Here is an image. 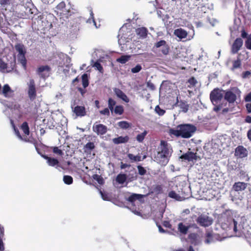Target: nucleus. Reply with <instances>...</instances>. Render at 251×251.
Here are the masks:
<instances>
[{"instance_id": "1", "label": "nucleus", "mask_w": 251, "mask_h": 251, "mask_svg": "<svg viewBox=\"0 0 251 251\" xmlns=\"http://www.w3.org/2000/svg\"><path fill=\"white\" fill-rule=\"evenodd\" d=\"M196 129V127L192 124H184L177 126L176 129H170L169 133L176 137L188 139L193 136Z\"/></svg>"}, {"instance_id": "2", "label": "nucleus", "mask_w": 251, "mask_h": 251, "mask_svg": "<svg viewBox=\"0 0 251 251\" xmlns=\"http://www.w3.org/2000/svg\"><path fill=\"white\" fill-rule=\"evenodd\" d=\"M159 151L155 158L157 162L162 166L166 165L169 162L170 157L171 155L167 142L161 140L160 147L158 148Z\"/></svg>"}, {"instance_id": "3", "label": "nucleus", "mask_w": 251, "mask_h": 251, "mask_svg": "<svg viewBox=\"0 0 251 251\" xmlns=\"http://www.w3.org/2000/svg\"><path fill=\"white\" fill-rule=\"evenodd\" d=\"M221 221L222 222L221 225L222 228L226 229V228H229L230 226L233 227L234 231L237 232V223L233 219L232 213L231 210H227L222 215Z\"/></svg>"}, {"instance_id": "4", "label": "nucleus", "mask_w": 251, "mask_h": 251, "mask_svg": "<svg viewBox=\"0 0 251 251\" xmlns=\"http://www.w3.org/2000/svg\"><path fill=\"white\" fill-rule=\"evenodd\" d=\"M152 51L157 56L163 57L169 54L170 48L166 41L161 40L154 44Z\"/></svg>"}, {"instance_id": "5", "label": "nucleus", "mask_w": 251, "mask_h": 251, "mask_svg": "<svg viewBox=\"0 0 251 251\" xmlns=\"http://www.w3.org/2000/svg\"><path fill=\"white\" fill-rule=\"evenodd\" d=\"M15 49L18 52L17 60L24 69H26L27 60L25 57L26 50L25 46L22 43H17L15 45Z\"/></svg>"}, {"instance_id": "6", "label": "nucleus", "mask_w": 251, "mask_h": 251, "mask_svg": "<svg viewBox=\"0 0 251 251\" xmlns=\"http://www.w3.org/2000/svg\"><path fill=\"white\" fill-rule=\"evenodd\" d=\"M55 11L58 16L62 18H68L71 15L70 9L66 7L65 2L63 1L57 4L55 7Z\"/></svg>"}, {"instance_id": "7", "label": "nucleus", "mask_w": 251, "mask_h": 251, "mask_svg": "<svg viewBox=\"0 0 251 251\" xmlns=\"http://www.w3.org/2000/svg\"><path fill=\"white\" fill-rule=\"evenodd\" d=\"M241 94V92L238 88L233 87L230 91L226 93L225 99L229 103H232L235 101L237 97H240Z\"/></svg>"}, {"instance_id": "8", "label": "nucleus", "mask_w": 251, "mask_h": 251, "mask_svg": "<svg viewBox=\"0 0 251 251\" xmlns=\"http://www.w3.org/2000/svg\"><path fill=\"white\" fill-rule=\"evenodd\" d=\"M210 99L213 104L215 105L213 110L215 111H218L220 110V89L215 88L212 91L210 94Z\"/></svg>"}, {"instance_id": "9", "label": "nucleus", "mask_w": 251, "mask_h": 251, "mask_svg": "<svg viewBox=\"0 0 251 251\" xmlns=\"http://www.w3.org/2000/svg\"><path fill=\"white\" fill-rule=\"evenodd\" d=\"M196 222L201 226L208 227L212 224L213 220L206 215L201 214L197 218Z\"/></svg>"}, {"instance_id": "10", "label": "nucleus", "mask_w": 251, "mask_h": 251, "mask_svg": "<svg viewBox=\"0 0 251 251\" xmlns=\"http://www.w3.org/2000/svg\"><path fill=\"white\" fill-rule=\"evenodd\" d=\"M27 94L29 99L31 100H35L37 96L36 89L35 81L33 79H30L27 83Z\"/></svg>"}, {"instance_id": "11", "label": "nucleus", "mask_w": 251, "mask_h": 251, "mask_svg": "<svg viewBox=\"0 0 251 251\" xmlns=\"http://www.w3.org/2000/svg\"><path fill=\"white\" fill-rule=\"evenodd\" d=\"M20 8L22 12L19 14L20 16H18V17L21 18H26L27 17L29 16V15L33 14L34 13V10L35 9L31 8L29 5H28L26 7L24 5H21Z\"/></svg>"}, {"instance_id": "12", "label": "nucleus", "mask_w": 251, "mask_h": 251, "mask_svg": "<svg viewBox=\"0 0 251 251\" xmlns=\"http://www.w3.org/2000/svg\"><path fill=\"white\" fill-rule=\"evenodd\" d=\"M93 130L98 135H103L107 131V127L103 124H95L93 126Z\"/></svg>"}, {"instance_id": "13", "label": "nucleus", "mask_w": 251, "mask_h": 251, "mask_svg": "<svg viewBox=\"0 0 251 251\" xmlns=\"http://www.w3.org/2000/svg\"><path fill=\"white\" fill-rule=\"evenodd\" d=\"M248 154V151L242 146H239L235 149L234 155L238 158L246 157Z\"/></svg>"}, {"instance_id": "14", "label": "nucleus", "mask_w": 251, "mask_h": 251, "mask_svg": "<svg viewBox=\"0 0 251 251\" xmlns=\"http://www.w3.org/2000/svg\"><path fill=\"white\" fill-rule=\"evenodd\" d=\"M6 98H11L14 97V91L8 84H4L2 87L1 92L0 93Z\"/></svg>"}, {"instance_id": "15", "label": "nucleus", "mask_w": 251, "mask_h": 251, "mask_svg": "<svg viewBox=\"0 0 251 251\" xmlns=\"http://www.w3.org/2000/svg\"><path fill=\"white\" fill-rule=\"evenodd\" d=\"M73 111L77 117H81L86 115L85 107L84 106L77 105L74 108Z\"/></svg>"}, {"instance_id": "16", "label": "nucleus", "mask_w": 251, "mask_h": 251, "mask_svg": "<svg viewBox=\"0 0 251 251\" xmlns=\"http://www.w3.org/2000/svg\"><path fill=\"white\" fill-rule=\"evenodd\" d=\"M115 94L119 99L126 102H128L129 100L127 96L119 88H115L113 89Z\"/></svg>"}, {"instance_id": "17", "label": "nucleus", "mask_w": 251, "mask_h": 251, "mask_svg": "<svg viewBox=\"0 0 251 251\" xmlns=\"http://www.w3.org/2000/svg\"><path fill=\"white\" fill-rule=\"evenodd\" d=\"M243 45V40L241 38H237L233 43L232 46V52L233 53H237L241 49Z\"/></svg>"}, {"instance_id": "18", "label": "nucleus", "mask_w": 251, "mask_h": 251, "mask_svg": "<svg viewBox=\"0 0 251 251\" xmlns=\"http://www.w3.org/2000/svg\"><path fill=\"white\" fill-rule=\"evenodd\" d=\"M180 158L181 159H183L186 160L193 161V160H197L198 159V156L197 155V153H194L192 151H188L187 153L183 154Z\"/></svg>"}, {"instance_id": "19", "label": "nucleus", "mask_w": 251, "mask_h": 251, "mask_svg": "<svg viewBox=\"0 0 251 251\" xmlns=\"http://www.w3.org/2000/svg\"><path fill=\"white\" fill-rule=\"evenodd\" d=\"M175 105H177L180 109H181L182 111L184 113L187 112L189 109V104L187 103V102L186 101L181 100L179 101L178 97H177L176 102Z\"/></svg>"}, {"instance_id": "20", "label": "nucleus", "mask_w": 251, "mask_h": 251, "mask_svg": "<svg viewBox=\"0 0 251 251\" xmlns=\"http://www.w3.org/2000/svg\"><path fill=\"white\" fill-rule=\"evenodd\" d=\"M50 70L51 68L48 65L41 66L37 68L36 72L41 77L44 78L45 75L42 73L44 72H50Z\"/></svg>"}, {"instance_id": "21", "label": "nucleus", "mask_w": 251, "mask_h": 251, "mask_svg": "<svg viewBox=\"0 0 251 251\" xmlns=\"http://www.w3.org/2000/svg\"><path fill=\"white\" fill-rule=\"evenodd\" d=\"M174 34L179 39H182L186 38L187 36L188 33L186 30L180 28L175 30Z\"/></svg>"}, {"instance_id": "22", "label": "nucleus", "mask_w": 251, "mask_h": 251, "mask_svg": "<svg viewBox=\"0 0 251 251\" xmlns=\"http://www.w3.org/2000/svg\"><path fill=\"white\" fill-rule=\"evenodd\" d=\"M135 31L136 34L142 38H146L148 33L147 28L145 27L138 28Z\"/></svg>"}, {"instance_id": "23", "label": "nucleus", "mask_w": 251, "mask_h": 251, "mask_svg": "<svg viewBox=\"0 0 251 251\" xmlns=\"http://www.w3.org/2000/svg\"><path fill=\"white\" fill-rule=\"evenodd\" d=\"M247 186V183L242 182H238L234 184L232 189L235 191H243L246 188Z\"/></svg>"}, {"instance_id": "24", "label": "nucleus", "mask_w": 251, "mask_h": 251, "mask_svg": "<svg viewBox=\"0 0 251 251\" xmlns=\"http://www.w3.org/2000/svg\"><path fill=\"white\" fill-rule=\"evenodd\" d=\"M43 158L47 160V163L49 166L54 167L58 166L59 164V161L57 159L49 157L48 155H44Z\"/></svg>"}, {"instance_id": "25", "label": "nucleus", "mask_w": 251, "mask_h": 251, "mask_svg": "<svg viewBox=\"0 0 251 251\" xmlns=\"http://www.w3.org/2000/svg\"><path fill=\"white\" fill-rule=\"evenodd\" d=\"M129 138L128 136L125 137L119 136L117 138L113 139V142L115 144H119L121 143H125L128 141Z\"/></svg>"}, {"instance_id": "26", "label": "nucleus", "mask_w": 251, "mask_h": 251, "mask_svg": "<svg viewBox=\"0 0 251 251\" xmlns=\"http://www.w3.org/2000/svg\"><path fill=\"white\" fill-rule=\"evenodd\" d=\"M95 148V144L93 142H89L87 143L83 148L84 151L87 154H90L93 150Z\"/></svg>"}, {"instance_id": "27", "label": "nucleus", "mask_w": 251, "mask_h": 251, "mask_svg": "<svg viewBox=\"0 0 251 251\" xmlns=\"http://www.w3.org/2000/svg\"><path fill=\"white\" fill-rule=\"evenodd\" d=\"M4 229L3 226L0 225V251H4L5 248L3 242Z\"/></svg>"}, {"instance_id": "28", "label": "nucleus", "mask_w": 251, "mask_h": 251, "mask_svg": "<svg viewBox=\"0 0 251 251\" xmlns=\"http://www.w3.org/2000/svg\"><path fill=\"white\" fill-rule=\"evenodd\" d=\"M143 197V195L141 194H132L128 198H126V201L133 203L135 201L139 200Z\"/></svg>"}, {"instance_id": "29", "label": "nucleus", "mask_w": 251, "mask_h": 251, "mask_svg": "<svg viewBox=\"0 0 251 251\" xmlns=\"http://www.w3.org/2000/svg\"><path fill=\"white\" fill-rule=\"evenodd\" d=\"M189 227L186 226L182 223H179L178 225V229L182 234H187Z\"/></svg>"}, {"instance_id": "30", "label": "nucleus", "mask_w": 251, "mask_h": 251, "mask_svg": "<svg viewBox=\"0 0 251 251\" xmlns=\"http://www.w3.org/2000/svg\"><path fill=\"white\" fill-rule=\"evenodd\" d=\"M131 56L129 55H122L119 58L116 59L117 62L121 64H125L127 62L130 58Z\"/></svg>"}, {"instance_id": "31", "label": "nucleus", "mask_w": 251, "mask_h": 251, "mask_svg": "<svg viewBox=\"0 0 251 251\" xmlns=\"http://www.w3.org/2000/svg\"><path fill=\"white\" fill-rule=\"evenodd\" d=\"M7 64L5 63L3 60L0 59V71L2 73H8L11 70H7Z\"/></svg>"}, {"instance_id": "32", "label": "nucleus", "mask_w": 251, "mask_h": 251, "mask_svg": "<svg viewBox=\"0 0 251 251\" xmlns=\"http://www.w3.org/2000/svg\"><path fill=\"white\" fill-rule=\"evenodd\" d=\"M21 129L23 130L25 135H28L29 134V127L26 122H25L22 124Z\"/></svg>"}, {"instance_id": "33", "label": "nucleus", "mask_w": 251, "mask_h": 251, "mask_svg": "<svg viewBox=\"0 0 251 251\" xmlns=\"http://www.w3.org/2000/svg\"><path fill=\"white\" fill-rule=\"evenodd\" d=\"M128 158L133 162H139L141 161V156L140 155H134L132 153H128L127 154Z\"/></svg>"}, {"instance_id": "34", "label": "nucleus", "mask_w": 251, "mask_h": 251, "mask_svg": "<svg viewBox=\"0 0 251 251\" xmlns=\"http://www.w3.org/2000/svg\"><path fill=\"white\" fill-rule=\"evenodd\" d=\"M82 83L84 88H86L89 85V80L87 74H84L82 76Z\"/></svg>"}, {"instance_id": "35", "label": "nucleus", "mask_w": 251, "mask_h": 251, "mask_svg": "<svg viewBox=\"0 0 251 251\" xmlns=\"http://www.w3.org/2000/svg\"><path fill=\"white\" fill-rule=\"evenodd\" d=\"M126 179V177L125 174H119L117 176L116 181L120 184H123Z\"/></svg>"}, {"instance_id": "36", "label": "nucleus", "mask_w": 251, "mask_h": 251, "mask_svg": "<svg viewBox=\"0 0 251 251\" xmlns=\"http://www.w3.org/2000/svg\"><path fill=\"white\" fill-rule=\"evenodd\" d=\"M116 102L115 100L110 98L108 100V108L112 112L114 110V106L116 105Z\"/></svg>"}, {"instance_id": "37", "label": "nucleus", "mask_w": 251, "mask_h": 251, "mask_svg": "<svg viewBox=\"0 0 251 251\" xmlns=\"http://www.w3.org/2000/svg\"><path fill=\"white\" fill-rule=\"evenodd\" d=\"M113 110L116 114L118 115H122L124 112V107L122 105H116Z\"/></svg>"}, {"instance_id": "38", "label": "nucleus", "mask_w": 251, "mask_h": 251, "mask_svg": "<svg viewBox=\"0 0 251 251\" xmlns=\"http://www.w3.org/2000/svg\"><path fill=\"white\" fill-rule=\"evenodd\" d=\"M147 134V131L145 130L143 132L139 134L136 136V140L139 142H142L145 139V136Z\"/></svg>"}, {"instance_id": "39", "label": "nucleus", "mask_w": 251, "mask_h": 251, "mask_svg": "<svg viewBox=\"0 0 251 251\" xmlns=\"http://www.w3.org/2000/svg\"><path fill=\"white\" fill-rule=\"evenodd\" d=\"M63 181L66 184H71L73 182V178L70 176L66 175L63 177Z\"/></svg>"}, {"instance_id": "40", "label": "nucleus", "mask_w": 251, "mask_h": 251, "mask_svg": "<svg viewBox=\"0 0 251 251\" xmlns=\"http://www.w3.org/2000/svg\"><path fill=\"white\" fill-rule=\"evenodd\" d=\"M93 178L94 180H96L101 185L104 183V180L103 178L99 175H94L93 176Z\"/></svg>"}, {"instance_id": "41", "label": "nucleus", "mask_w": 251, "mask_h": 251, "mask_svg": "<svg viewBox=\"0 0 251 251\" xmlns=\"http://www.w3.org/2000/svg\"><path fill=\"white\" fill-rule=\"evenodd\" d=\"M93 67H95L97 70H98L100 73H103V69L100 63L98 61H96L94 63Z\"/></svg>"}, {"instance_id": "42", "label": "nucleus", "mask_w": 251, "mask_h": 251, "mask_svg": "<svg viewBox=\"0 0 251 251\" xmlns=\"http://www.w3.org/2000/svg\"><path fill=\"white\" fill-rule=\"evenodd\" d=\"M50 149L52 150V151L54 153L60 156H62V155H63V151L59 149L58 147H51Z\"/></svg>"}, {"instance_id": "43", "label": "nucleus", "mask_w": 251, "mask_h": 251, "mask_svg": "<svg viewBox=\"0 0 251 251\" xmlns=\"http://www.w3.org/2000/svg\"><path fill=\"white\" fill-rule=\"evenodd\" d=\"M118 126L123 129H126L129 127V124L126 121H121L118 123Z\"/></svg>"}, {"instance_id": "44", "label": "nucleus", "mask_w": 251, "mask_h": 251, "mask_svg": "<svg viewBox=\"0 0 251 251\" xmlns=\"http://www.w3.org/2000/svg\"><path fill=\"white\" fill-rule=\"evenodd\" d=\"M168 196L171 198L175 199L176 200H179L180 198V197L174 191H171L168 194Z\"/></svg>"}, {"instance_id": "45", "label": "nucleus", "mask_w": 251, "mask_h": 251, "mask_svg": "<svg viewBox=\"0 0 251 251\" xmlns=\"http://www.w3.org/2000/svg\"><path fill=\"white\" fill-rule=\"evenodd\" d=\"M11 124L12 125V126H13V127L14 128V130L15 131V134H16V135L21 140H23V138L22 135H21L19 130L17 129V128L16 127L15 125H14V122H13V121L12 120H11Z\"/></svg>"}, {"instance_id": "46", "label": "nucleus", "mask_w": 251, "mask_h": 251, "mask_svg": "<svg viewBox=\"0 0 251 251\" xmlns=\"http://www.w3.org/2000/svg\"><path fill=\"white\" fill-rule=\"evenodd\" d=\"M155 111L159 116H163L165 113V110L161 109L159 105L155 107Z\"/></svg>"}, {"instance_id": "47", "label": "nucleus", "mask_w": 251, "mask_h": 251, "mask_svg": "<svg viewBox=\"0 0 251 251\" xmlns=\"http://www.w3.org/2000/svg\"><path fill=\"white\" fill-rule=\"evenodd\" d=\"M34 146L38 153L43 158L44 155H46V154H45V152L43 151L38 146L37 142H35L34 143Z\"/></svg>"}, {"instance_id": "48", "label": "nucleus", "mask_w": 251, "mask_h": 251, "mask_svg": "<svg viewBox=\"0 0 251 251\" xmlns=\"http://www.w3.org/2000/svg\"><path fill=\"white\" fill-rule=\"evenodd\" d=\"M212 241V232H207L206 233L205 243H210Z\"/></svg>"}, {"instance_id": "49", "label": "nucleus", "mask_w": 251, "mask_h": 251, "mask_svg": "<svg viewBox=\"0 0 251 251\" xmlns=\"http://www.w3.org/2000/svg\"><path fill=\"white\" fill-rule=\"evenodd\" d=\"M8 107L12 109L20 110L21 109V105L18 103H12Z\"/></svg>"}, {"instance_id": "50", "label": "nucleus", "mask_w": 251, "mask_h": 251, "mask_svg": "<svg viewBox=\"0 0 251 251\" xmlns=\"http://www.w3.org/2000/svg\"><path fill=\"white\" fill-rule=\"evenodd\" d=\"M137 169L138 170V174L141 176H144L147 173L146 170L140 165L137 166Z\"/></svg>"}, {"instance_id": "51", "label": "nucleus", "mask_w": 251, "mask_h": 251, "mask_svg": "<svg viewBox=\"0 0 251 251\" xmlns=\"http://www.w3.org/2000/svg\"><path fill=\"white\" fill-rule=\"evenodd\" d=\"M245 46L249 50H251V35H249L245 42Z\"/></svg>"}, {"instance_id": "52", "label": "nucleus", "mask_w": 251, "mask_h": 251, "mask_svg": "<svg viewBox=\"0 0 251 251\" xmlns=\"http://www.w3.org/2000/svg\"><path fill=\"white\" fill-rule=\"evenodd\" d=\"M188 82L192 86H195L196 84L197 83V80L196 79V78L192 76L191 77H190L188 80Z\"/></svg>"}, {"instance_id": "53", "label": "nucleus", "mask_w": 251, "mask_h": 251, "mask_svg": "<svg viewBox=\"0 0 251 251\" xmlns=\"http://www.w3.org/2000/svg\"><path fill=\"white\" fill-rule=\"evenodd\" d=\"M197 238V234L195 233H192L189 234L188 239H190L191 242H195Z\"/></svg>"}, {"instance_id": "54", "label": "nucleus", "mask_w": 251, "mask_h": 251, "mask_svg": "<svg viewBox=\"0 0 251 251\" xmlns=\"http://www.w3.org/2000/svg\"><path fill=\"white\" fill-rule=\"evenodd\" d=\"M142 69V67L140 65L138 64L135 67L131 69V72L133 73H137L139 72Z\"/></svg>"}, {"instance_id": "55", "label": "nucleus", "mask_w": 251, "mask_h": 251, "mask_svg": "<svg viewBox=\"0 0 251 251\" xmlns=\"http://www.w3.org/2000/svg\"><path fill=\"white\" fill-rule=\"evenodd\" d=\"M241 66V61L239 59H237V60H235L233 63V67L232 69H235L238 68Z\"/></svg>"}, {"instance_id": "56", "label": "nucleus", "mask_w": 251, "mask_h": 251, "mask_svg": "<svg viewBox=\"0 0 251 251\" xmlns=\"http://www.w3.org/2000/svg\"><path fill=\"white\" fill-rule=\"evenodd\" d=\"M109 110L108 108H105L104 109L100 110V113L102 115L109 116L110 115Z\"/></svg>"}, {"instance_id": "57", "label": "nucleus", "mask_w": 251, "mask_h": 251, "mask_svg": "<svg viewBox=\"0 0 251 251\" xmlns=\"http://www.w3.org/2000/svg\"><path fill=\"white\" fill-rule=\"evenodd\" d=\"M154 191L158 194L161 193L162 192V187L160 185H157L154 187Z\"/></svg>"}, {"instance_id": "58", "label": "nucleus", "mask_w": 251, "mask_h": 251, "mask_svg": "<svg viewBox=\"0 0 251 251\" xmlns=\"http://www.w3.org/2000/svg\"><path fill=\"white\" fill-rule=\"evenodd\" d=\"M147 87L151 90H154L155 89L154 85L150 81L147 83Z\"/></svg>"}, {"instance_id": "59", "label": "nucleus", "mask_w": 251, "mask_h": 251, "mask_svg": "<svg viewBox=\"0 0 251 251\" xmlns=\"http://www.w3.org/2000/svg\"><path fill=\"white\" fill-rule=\"evenodd\" d=\"M163 226L172 229V225L169 221H165L163 222Z\"/></svg>"}, {"instance_id": "60", "label": "nucleus", "mask_w": 251, "mask_h": 251, "mask_svg": "<svg viewBox=\"0 0 251 251\" xmlns=\"http://www.w3.org/2000/svg\"><path fill=\"white\" fill-rule=\"evenodd\" d=\"M130 167V165H129V164H126V163H124L123 162L121 163L120 168H121V169H125L126 168Z\"/></svg>"}, {"instance_id": "61", "label": "nucleus", "mask_w": 251, "mask_h": 251, "mask_svg": "<svg viewBox=\"0 0 251 251\" xmlns=\"http://www.w3.org/2000/svg\"><path fill=\"white\" fill-rule=\"evenodd\" d=\"M0 4L1 5H6L9 4V0H0Z\"/></svg>"}, {"instance_id": "62", "label": "nucleus", "mask_w": 251, "mask_h": 251, "mask_svg": "<svg viewBox=\"0 0 251 251\" xmlns=\"http://www.w3.org/2000/svg\"><path fill=\"white\" fill-rule=\"evenodd\" d=\"M245 100L247 102L251 101V92L246 96Z\"/></svg>"}, {"instance_id": "63", "label": "nucleus", "mask_w": 251, "mask_h": 251, "mask_svg": "<svg viewBox=\"0 0 251 251\" xmlns=\"http://www.w3.org/2000/svg\"><path fill=\"white\" fill-rule=\"evenodd\" d=\"M250 75H251V72L250 71L244 72L242 74V77L243 78H246L248 76H249Z\"/></svg>"}, {"instance_id": "64", "label": "nucleus", "mask_w": 251, "mask_h": 251, "mask_svg": "<svg viewBox=\"0 0 251 251\" xmlns=\"http://www.w3.org/2000/svg\"><path fill=\"white\" fill-rule=\"evenodd\" d=\"M248 112L251 113V103H247L246 105Z\"/></svg>"}]
</instances>
